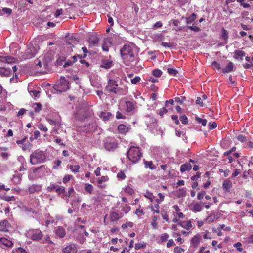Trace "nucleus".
<instances>
[{"mask_svg":"<svg viewBox=\"0 0 253 253\" xmlns=\"http://www.w3.org/2000/svg\"><path fill=\"white\" fill-rule=\"evenodd\" d=\"M136 50L134 44H126L121 48V56L126 65L129 66L136 61Z\"/></svg>","mask_w":253,"mask_h":253,"instance_id":"nucleus-1","label":"nucleus"},{"mask_svg":"<svg viewBox=\"0 0 253 253\" xmlns=\"http://www.w3.org/2000/svg\"><path fill=\"white\" fill-rule=\"evenodd\" d=\"M106 90L109 93H114L119 95H125L127 92V87L125 86L123 87H119L115 80L109 79L108 81V85L106 87Z\"/></svg>","mask_w":253,"mask_h":253,"instance_id":"nucleus-2","label":"nucleus"},{"mask_svg":"<svg viewBox=\"0 0 253 253\" xmlns=\"http://www.w3.org/2000/svg\"><path fill=\"white\" fill-rule=\"evenodd\" d=\"M47 160V156L44 151L37 149L33 152L30 156V162L32 165L43 163Z\"/></svg>","mask_w":253,"mask_h":253,"instance_id":"nucleus-3","label":"nucleus"},{"mask_svg":"<svg viewBox=\"0 0 253 253\" xmlns=\"http://www.w3.org/2000/svg\"><path fill=\"white\" fill-rule=\"evenodd\" d=\"M127 158L133 163L138 162L142 156L140 149L137 147H131L127 152Z\"/></svg>","mask_w":253,"mask_h":253,"instance_id":"nucleus-4","label":"nucleus"},{"mask_svg":"<svg viewBox=\"0 0 253 253\" xmlns=\"http://www.w3.org/2000/svg\"><path fill=\"white\" fill-rule=\"evenodd\" d=\"M26 236L34 241H38L42 238L43 234L39 229H31L27 231Z\"/></svg>","mask_w":253,"mask_h":253,"instance_id":"nucleus-5","label":"nucleus"},{"mask_svg":"<svg viewBox=\"0 0 253 253\" xmlns=\"http://www.w3.org/2000/svg\"><path fill=\"white\" fill-rule=\"evenodd\" d=\"M118 141L114 137H107L104 140L103 146L107 151H113L118 147Z\"/></svg>","mask_w":253,"mask_h":253,"instance_id":"nucleus-6","label":"nucleus"},{"mask_svg":"<svg viewBox=\"0 0 253 253\" xmlns=\"http://www.w3.org/2000/svg\"><path fill=\"white\" fill-rule=\"evenodd\" d=\"M69 89V82L64 77L60 79L59 83L55 86V89L62 92L67 91Z\"/></svg>","mask_w":253,"mask_h":253,"instance_id":"nucleus-7","label":"nucleus"},{"mask_svg":"<svg viewBox=\"0 0 253 253\" xmlns=\"http://www.w3.org/2000/svg\"><path fill=\"white\" fill-rule=\"evenodd\" d=\"M37 51L33 45H29L22 57L24 59H30L34 57Z\"/></svg>","mask_w":253,"mask_h":253,"instance_id":"nucleus-8","label":"nucleus"},{"mask_svg":"<svg viewBox=\"0 0 253 253\" xmlns=\"http://www.w3.org/2000/svg\"><path fill=\"white\" fill-rule=\"evenodd\" d=\"M11 224L6 219L0 221V231L3 232H8L11 228Z\"/></svg>","mask_w":253,"mask_h":253,"instance_id":"nucleus-9","label":"nucleus"},{"mask_svg":"<svg viewBox=\"0 0 253 253\" xmlns=\"http://www.w3.org/2000/svg\"><path fill=\"white\" fill-rule=\"evenodd\" d=\"M64 253H77V249L75 244H70L62 249Z\"/></svg>","mask_w":253,"mask_h":253,"instance_id":"nucleus-10","label":"nucleus"},{"mask_svg":"<svg viewBox=\"0 0 253 253\" xmlns=\"http://www.w3.org/2000/svg\"><path fill=\"white\" fill-rule=\"evenodd\" d=\"M54 189L59 195L65 192V188L64 187L57 186L54 184H51L47 188V190L49 192H51Z\"/></svg>","mask_w":253,"mask_h":253,"instance_id":"nucleus-11","label":"nucleus"},{"mask_svg":"<svg viewBox=\"0 0 253 253\" xmlns=\"http://www.w3.org/2000/svg\"><path fill=\"white\" fill-rule=\"evenodd\" d=\"M202 239V236L199 234H197L195 235L191 240V247L197 248Z\"/></svg>","mask_w":253,"mask_h":253,"instance_id":"nucleus-12","label":"nucleus"},{"mask_svg":"<svg viewBox=\"0 0 253 253\" xmlns=\"http://www.w3.org/2000/svg\"><path fill=\"white\" fill-rule=\"evenodd\" d=\"M13 242L4 237L0 238V246H4L5 247L11 248L13 246Z\"/></svg>","mask_w":253,"mask_h":253,"instance_id":"nucleus-13","label":"nucleus"},{"mask_svg":"<svg viewBox=\"0 0 253 253\" xmlns=\"http://www.w3.org/2000/svg\"><path fill=\"white\" fill-rule=\"evenodd\" d=\"M42 190V186L40 184H32L29 186L28 190L29 193L33 194Z\"/></svg>","mask_w":253,"mask_h":253,"instance_id":"nucleus-14","label":"nucleus"},{"mask_svg":"<svg viewBox=\"0 0 253 253\" xmlns=\"http://www.w3.org/2000/svg\"><path fill=\"white\" fill-rule=\"evenodd\" d=\"M234 57L235 59L243 60V58L245 56V52L241 50H236L234 51Z\"/></svg>","mask_w":253,"mask_h":253,"instance_id":"nucleus-15","label":"nucleus"},{"mask_svg":"<svg viewBox=\"0 0 253 253\" xmlns=\"http://www.w3.org/2000/svg\"><path fill=\"white\" fill-rule=\"evenodd\" d=\"M123 216V214H119L118 213L115 212H111L110 213V220L114 222L118 220L120 218Z\"/></svg>","mask_w":253,"mask_h":253,"instance_id":"nucleus-16","label":"nucleus"},{"mask_svg":"<svg viewBox=\"0 0 253 253\" xmlns=\"http://www.w3.org/2000/svg\"><path fill=\"white\" fill-rule=\"evenodd\" d=\"M118 129L121 133L126 134L128 132L129 128L127 126L125 125L120 124L118 126Z\"/></svg>","mask_w":253,"mask_h":253,"instance_id":"nucleus-17","label":"nucleus"},{"mask_svg":"<svg viewBox=\"0 0 253 253\" xmlns=\"http://www.w3.org/2000/svg\"><path fill=\"white\" fill-rule=\"evenodd\" d=\"M55 233L60 238L64 237L66 234V232H65V230L64 228H63L61 226H58L56 228Z\"/></svg>","mask_w":253,"mask_h":253,"instance_id":"nucleus-18","label":"nucleus"},{"mask_svg":"<svg viewBox=\"0 0 253 253\" xmlns=\"http://www.w3.org/2000/svg\"><path fill=\"white\" fill-rule=\"evenodd\" d=\"M178 225L180 226L181 227L189 229L191 228L192 227V223L190 220H188L186 221H183V222H178Z\"/></svg>","mask_w":253,"mask_h":253,"instance_id":"nucleus-19","label":"nucleus"},{"mask_svg":"<svg viewBox=\"0 0 253 253\" xmlns=\"http://www.w3.org/2000/svg\"><path fill=\"white\" fill-rule=\"evenodd\" d=\"M12 72L10 67H0V74L3 76H8Z\"/></svg>","mask_w":253,"mask_h":253,"instance_id":"nucleus-20","label":"nucleus"},{"mask_svg":"<svg viewBox=\"0 0 253 253\" xmlns=\"http://www.w3.org/2000/svg\"><path fill=\"white\" fill-rule=\"evenodd\" d=\"M204 205V203H197L194 205L192 211L194 212H200L202 210L203 206Z\"/></svg>","mask_w":253,"mask_h":253,"instance_id":"nucleus-21","label":"nucleus"},{"mask_svg":"<svg viewBox=\"0 0 253 253\" xmlns=\"http://www.w3.org/2000/svg\"><path fill=\"white\" fill-rule=\"evenodd\" d=\"M0 61L7 63H12L14 62L15 59L9 56H0Z\"/></svg>","mask_w":253,"mask_h":253,"instance_id":"nucleus-22","label":"nucleus"},{"mask_svg":"<svg viewBox=\"0 0 253 253\" xmlns=\"http://www.w3.org/2000/svg\"><path fill=\"white\" fill-rule=\"evenodd\" d=\"M112 114L110 112H101L99 115V117L105 121L109 120Z\"/></svg>","mask_w":253,"mask_h":253,"instance_id":"nucleus-23","label":"nucleus"},{"mask_svg":"<svg viewBox=\"0 0 253 253\" xmlns=\"http://www.w3.org/2000/svg\"><path fill=\"white\" fill-rule=\"evenodd\" d=\"M192 168V165L189 163L182 164L180 167V171L184 172L186 171L190 170Z\"/></svg>","mask_w":253,"mask_h":253,"instance_id":"nucleus-24","label":"nucleus"},{"mask_svg":"<svg viewBox=\"0 0 253 253\" xmlns=\"http://www.w3.org/2000/svg\"><path fill=\"white\" fill-rule=\"evenodd\" d=\"M234 65L232 62H230L226 66L222 69L223 73H229L232 71L233 69Z\"/></svg>","mask_w":253,"mask_h":253,"instance_id":"nucleus-25","label":"nucleus"},{"mask_svg":"<svg viewBox=\"0 0 253 253\" xmlns=\"http://www.w3.org/2000/svg\"><path fill=\"white\" fill-rule=\"evenodd\" d=\"M144 163L146 168H149L151 170H154L156 169V166L154 165L153 163L151 161H144Z\"/></svg>","mask_w":253,"mask_h":253,"instance_id":"nucleus-26","label":"nucleus"},{"mask_svg":"<svg viewBox=\"0 0 253 253\" xmlns=\"http://www.w3.org/2000/svg\"><path fill=\"white\" fill-rule=\"evenodd\" d=\"M126 110L128 112L132 111L134 109V104L130 101H126Z\"/></svg>","mask_w":253,"mask_h":253,"instance_id":"nucleus-27","label":"nucleus"},{"mask_svg":"<svg viewBox=\"0 0 253 253\" xmlns=\"http://www.w3.org/2000/svg\"><path fill=\"white\" fill-rule=\"evenodd\" d=\"M232 186V183L230 180H225L222 185L223 189L226 191H229Z\"/></svg>","mask_w":253,"mask_h":253,"instance_id":"nucleus-28","label":"nucleus"},{"mask_svg":"<svg viewBox=\"0 0 253 253\" xmlns=\"http://www.w3.org/2000/svg\"><path fill=\"white\" fill-rule=\"evenodd\" d=\"M93 186L91 184L88 183L84 184V189L87 193L91 194L93 192Z\"/></svg>","mask_w":253,"mask_h":253,"instance_id":"nucleus-29","label":"nucleus"},{"mask_svg":"<svg viewBox=\"0 0 253 253\" xmlns=\"http://www.w3.org/2000/svg\"><path fill=\"white\" fill-rule=\"evenodd\" d=\"M217 218H218V216L217 215H216L215 214H211L206 218V221L208 223H211V222H213L214 220L217 219Z\"/></svg>","mask_w":253,"mask_h":253,"instance_id":"nucleus-30","label":"nucleus"},{"mask_svg":"<svg viewBox=\"0 0 253 253\" xmlns=\"http://www.w3.org/2000/svg\"><path fill=\"white\" fill-rule=\"evenodd\" d=\"M176 193L178 197H184L186 196V191L185 188H179L177 190Z\"/></svg>","mask_w":253,"mask_h":253,"instance_id":"nucleus-31","label":"nucleus"},{"mask_svg":"<svg viewBox=\"0 0 253 253\" xmlns=\"http://www.w3.org/2000/svg\"><path fill=\"white\" fill-rule=\"evenodd\" d=\"M196 14L195 13L192 14L189 17L186 18V23L187 24L192 23L196 18Z\"/></svg>","mask_w":253,"mask_h":253,"instance_id":"nucleus-32","label":"nucleus"},{"mask_svg":"<svg viewBox=\"0 0 253 253\" xmlns=\"http://www.w3.org/2000/svg\"><path fill=\"white\" fill-rule=\"evenodd\" d=\"M80 167L79 165H71L69 166V169L72 172L74 173H77L79 171Z\"/></svg>","mask_w":253,"mask_h":253,"instance_id":"nucleus-33","label":"nucleus"},{"mask_svg":"<svg viewBox=\"0 0 253 253\" xmlns=\"http://www.w3.org/2000/svg\"><path fill=\"white\" fill-rule=\"evenodd\" d=\"M121 207H122V211L126 214L128 213L131 209V207L126 204H122Z\"/></svg>","mask_w":253,"mask_h":253,"instance_id":"nucleus-34","label":"nucleus"},{"mask_svg":"<svg viewBox=\"0 0 253 253\" xmlns=\"http://www.w3.org/2000/svg\"><path fill=\"white\" fill-rule=\"evenodd\" d=\"M76 61V56H74L72 57V60H68V61L66 62L63 65L64 67L71 65L73 63Z\"/></svg>","mask_w":253,"mask_h":253,"instance_id":"nucleus-35","label":"nucleus"},{"mask_svg":"<svg viewBox=\"0 0 253 253\" xmlns=\"http://www.w3.org/2000/svg\"><path fill=\"white\" fill-rule=\"evenodd\" d=\"M221 38L226 41V43L227 42V40L228 38V34L227 31L224 28L222 30Z\"/></svg>","mask_w":253,"mask_h":253,"instance_id":"nucleus-36","label":"nucleus"},{"mask_svg":"<svg viewBox=\"0 0 253 253\" xmlns=\"http://www.w3.org/2000/svg\"><path fill=\"white\" fill-rule=\"evenodd\" d=\"M167 72L169 73V74L173 76H175L177 73V71L173 68H168Z\"/></svg>","mask_w":253,"mask_h":253,"instance_id":"nucleus-37","label":"nucleus"},{"mask_svg":"<svg viewBox=\"0 0 253 253\" xmlns=\"http://www.w3.org/2000/svg\"><path fill=\"white\" fill-rule=\"evenodd\" d=\"M109 178L107 176H103L100 178H98L97 179V181L99 183H101L102 182H106L108 180Z\"/></svg>","mask_w":253,"mask_h":253,"instance_id":"nucleus-38","label":"nucleus"},{"mask_svg":"<svg viewBox=\"0 0 253 253\" xmlns=\"http://www.w3.org/2000/svg\"><path fill=\"white\" fill-rule=\"evenodd\" d=\"M124 191L126 193H127L130 195H132L134 193L133 190L129 186H126L125 188Z\"/></svg>","mask_w":253,"mask_h":253,"instance_id":"nucleus-39","label":"nucleus"},{"mask_svg":"<svg viewBox=\"0 0 253 253\" xmlns=\"http://www.w3.org/2000/svg\"><path fill=\"white\" fill-rule=\"evenodd\" d=\"M162 74V71L159 69H155L153 71V75L156 77H160Z\"/></svg>","mask_w":253,"mask_h":253,"instance_id":"nucleus-40","label":"nucleus"},{"mask_svg":"<svg viewBox=\"0 0 253 253\" xmlns=\"http://www.w3.org/2000/svg\"><path fill=\"white\" fill-rule=\"evenodd\" d=\"M212 67L214 70H219L221 69L220 64L216 61L213 62L212 63Z\"/></svg>","mask_w":253,"mask_h":253,"instance_id":"nucleus-41","label":"nucleus"},{"mask_svg":"<svg viewBox=\"0 0 253 253\" xmlns=\"http://www.w3.org/2000/svg\"><path fill=\"white\" fill-rule=\"evenodd\" d=\"M169 238V234L166 233H165L162 234V235L161 236L160 240L161 242H164V241H167Z\"/></svg>","mask_w":253,"mask_h":253,"instance_id":"nucleus-42","label":"nucleus"},{"mask_svg":"<svg viewBox=\"0 0 253 253\" xmlns=\"http://www.w3.org/2000/svg\"><path fill=\"white\" fill-rule=\"evenodd\" d=\"M146 247V243L143 242V243H136L135 245V249L137 250L142 248Z\"/></svg>","mask_w":253,"mask_h":253,"instance_id":"nucleus-43","label":"nucleus"},{"mask_svg":"<svg viewBox=\"0 0 253 253\" xmlns=\"http://www.w3.org/2000/svg\"><path fill=\"white\" fill-rule=\"evenodd\" d=\"M133 226V223L132 222H126L125 224H122V228L123 229L127 228L128 227H132Z\"/></svg>","mask_w":253,"mask_h":253,"instance_id":"nucleus-44","label":"nucleus"},{"mask_svg":"<svg viewBox=\"0 0 253 253\" xmlns=\"http://www.w3.org/2000/svg\"><path fill=\"white\" fill-rule=\"evenodd\" d=\"M140 78L139 76H136L131 80V83L133 84H136L140 81Z\"/></svg>","mask_w":253,"mask_h":253,"instance_id":"nucleus-45","label":"nucleus"},{"mask_svg":"<svg viewBox=\"0 0 253 253\" xmlns=\"http://www.w3.org/2000/svg\"><path fill=\"white\" fill-rule=\"evenodd\" d=\"M112 65V61H109L106 62H104L103 64L102 65V67L106 68V69H109L111 67Z\"/></svg>","mask_w":253,"mask_h":253,"instance_id":"nucleus-46","label":"nucleus"},{"mask_svg":"<svg viewBox=\"0 0 253 253\" xmlns=\"http://www.w3.org/2000/svg\"><path fill=\"white\" fill-rule=\"evenodd\" d=\"M179 119L180 121L182 122V123L183 124H186L188 122V118L187 116L185 115L181 116L180 117Z\"/></svg>","mask_w":253,"mask_h":253,"instance_id":"nucleus-47","label":"nucleus"},{"mask_svg":"<svg viewBox=\"0 0 253 253\" xmlns=\"http://www.w3.org/2000/svg\"><path fill=\"white\" fill-rule=\"evenodd\" d=\"M196 120L197 122L202 124V125L205 126L207 124V120L206 119H201L200 118H196Z\"/></svg>","mask_w":253,"mask_h":253,"instance_id":"nucleus-48","label":"nucleus"},{"mask_svg":"<svg viewBox=\"0 0 253 253\" xmlns=\"http://www.w3.org/2000/svg\"><path fill=\"white\" fill-rule=\"evenodd\" d=\"M29 92L30 93L31 96H35V97L38 96H39V94L40 93V91H39L30 90L29 89Z\"/></svg>","mask_w":253,"mask_h":253,"instance_id":"nucleus-49","label":"nucleus"},{"mask_svg":"<svg viewBox=\"0 0 253 253\" xmlns=\"http://www.w3.org/2000/svg\"><path fill=\"white\" fill-rule=\"evenodd\" d=\"M109 44H111V43L109 42H108V43L105 42L102 45V49L105 51H108L109 48Z\"/></svg>","mask_w":253,"mask_h":253,"instance_id":"nucleus-50","label":"nucleus"},{"mask_svg":"<svg viewBox=\"0 0 253 253\" xmlns=\"http://www.w3.org/2000/svg\"><path fill=\"white\" fill-rule=\"evenodd\" d=\"M237 139L241 142H246L247 141V139L246 137L243 136V135H239L237 137Z\"/></svg>","mask_w":253,"mask_h":253,"instance_id":"nucleus-51","label":"nucleus"},{"mask_svg":"<svg viewBox=\"0 0 253 253\" xmlns=\"http://www.w3.org/2000/svg\"><path fill=\"white\" fill-rule=\"evenodd\" d=\"M144 196L146 198H147V199H149L151 201V202L153 201V198H154V197L153 196L152 193H150V192H147L145 194Z\"/></svg>","mask_w":253,"mask_h":253,"instance_id":"nucleus-52","label":"nucleus"},{"mask_svg":"<svg viewBox=\"0 0 253 253\" xmlns=\"http://www.w3.org/2000/svg\"><path fill=\"white\" fill-rule=\"evenodd\" d=\"M42 106L40 103H35L34 104V109L35 112H38L41 110Z\"/></svg>","mask_w":253,"mask_h":253,"instance_id":"nucleus-53","label":"nucleus"},{"mask_svg":"<svg viewBox=\"0 0 253 253\" xmlns=\"http://www.w3.org/2000/svg\"><path fill=\"white\" fill-rule=\"evenodd\" d=\"M233 246L236 248L238 251L241 252L243 250V249L242 248V244L240 242H237L234 244Z\"/></svg>","mask_w":253,"mask_h":253,"instance_id":"nucleus-54","label":"nucleus"},{"mask_svg":"<svg viewBox=\"0 0 253 253\" xmlns=\"http://www.w3.org/2000/svg\"><path fill=\"white\" fill-rule=\"evenodd\" d=\"M158 195L159 196V198L156 200V201L158 203H161L164 201V195L161 193H159Z\"/></svg>","mask_w":253,"mask_h":253,"instance_id":"nucleus-55","label":"nucleus"},{"mask_svg":"<svg viewBox=\"0 0 253 253\" xmlns=\"http://www.w3.org/2000/svg\"><path fill=\"white\" fill-rule=\"evenodd\" d=\"M117 177L118 178L123 180L125 178L126 175L124 172L120 171L117 174Z\"/></svg>","mask_w":253,"mask_h":253,"instance_id":"nucleus-56","label":"nucleus"},{"mask_svg":"<svg viewBox=\"0 0 253 253\" xmlns=\"http://www.w3.org/2000/svg\"><path fill=\"white\" fill-rule=\"evenodd\" d=\"M209 127L210 130H212L217 127V124L215 122L209 123Z\"/></svg>","mask_w":253,"mask_h":253,"instance_id":"nucleus-57","label":"nucleus"},{"mask_svg":"<svg viewBox=\"0 0 253 253\" xmlns=\"http://www.w3.org/2000/svg\"><path fill=\"white\" fill-rule=\"evenodd\" d=\"M99 40L97 37H93L92 39H90V42L93 45H95L98 44Z\"/></svg>","mask_w":253,"mask_h":253,"instance_id":"nucleus-58","label":"nucleus"},{"mask_svg":"<svg viewBox=\"0 0 253 253\" xmlns=\"http://www.w3.org/2000/svg\"><path fill=\"white\" fill-rule=\"evenodd\" d=\"M73 177V176L71 175H65L63 179V182L65 183H67L68 181H69L71 178Z\"/></svg>","mask_w":253,"mask_h":253,"instance_id":"nucleus-59","label":"nucleus"},{"mask_svg":"<svg viewBox=\"0 0 253 253\" xmlns=\"http://www.w3.org/2000/svg\"><path fill=\"white\" fill-rule=\"evenodd\" d=\"M63 11V9L61 8L57 9L54 14L55 17L57 18V17H59L60 15H61V14H62Z\"/></svg>","mask_w":253,"mask_h":253,"instance_id":"nucleus-60","label":"nucleus"},{"mask_svg":"<svg viewBox=\"0 0 253 253\" xmlns=\"http://www.w3.org/2000/svg\"><path fill=\"white\" fill-rule=\"evenodd\" d=\"M206 195V192L205 191H201V192L199 193L197 195V199L200 200L203 198L204 196Z\"/></svg>","mask_w":253,"mask_h":253,"instance_id":"nucleus-61","label":"nucleus"},{"mask_svg":"<svg viewBox=\"0 0 253 253\" xmlns=\"http://www.w3.org/2000/svg\"><path fill=\"white\" fill-rule=\"evenodd\" d=\"M184 250L182 248L180 247L176 246L174 248V253H182Z\"/></svg>","mask_w":253,"mask_h":253,"instance_id":"nucleus-62","label":"nucleus"},{"mask_svg":"<svg viewBox=\"0 0 253 253\" xmlns=\"http://www.w3.org/2000/svg\"><path fill=\"white\" fill-rule=\"evenodd\" d=\"M175 245V243L173 239H170L168 241L167 243V247L169 248L171 246H174Z\"/></svg>","mask_w":253,"mask_h":253,"instance_id":"nucleus-63","label":"nucleus"},{"mask_svg":"<svg viewBox=\"0 0 253 253\" xmlns=\"http://www.w3.org/2000/svg\"><path fill=\"white\" fill-rule=\"evenodd\" d=\"M161 45L165 47H171L173 46L172 43H171L170 42L168 43V42H162L161 43Z\"/></svg>","mask_w":253,"mask_h":253,"instance_id":"nucleus-64","label":"nucleus"}]
</instances>
